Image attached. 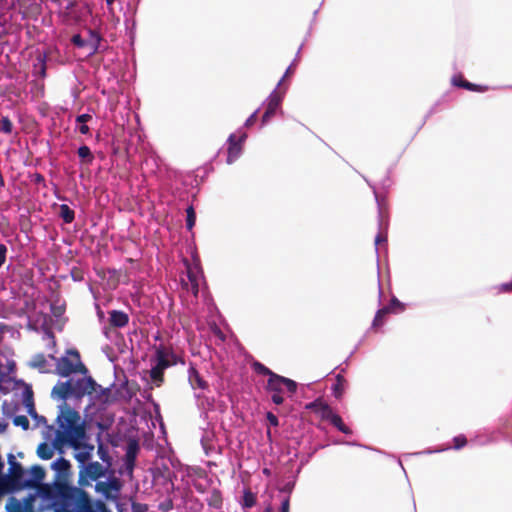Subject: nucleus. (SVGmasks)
<instances>
[{"instance_id": "obj_20", "label": "nucleus", "mask_w": 512, "mask_h": 512, "mask_svg": "<svg viewBox=\"0 0 512 512\" xmlns=\"http://www.w3.org/2000/svg\"><path fill=\"white\" fill-rule=\"evenodd\" d=\"M79 449L81 450L74 454V458L79 463L80 468L81 466H86L87 463H89L88 461L91 459L94 446L82 443V446Z\"/></svg>"}, {"instance_id": "obj_48", "label": "nucleus", "mask_w": 512, "mask_h": 512, "mask_svg": "<svg viewBox=\"0 0 512 512\" xmlns=\"http://www.w3.org/2000/svg\"><path fill=\"white\" fill-rule=\"evenodd\" d=\"M91 119H92V116L90 114H81L76 117L75 121L78 124H84V123L89 122Z\"/></svg>"}, {"instance_id": "obj_41", "label": "nucleus", "mask_w": 512, "mask_h": 512, "mask_svg": "<svg viewBox=\"0 0 512 512\" xmlns=\"http://www.w3.org/2000/svg\"><path fill=\"white\" fill-rule=\"evenodd\" d=\"M10 512H24L25 507H23V503L14 498L11 499V505L8 507Z\"/></svg>"}, {"instance_id": "obj_10", "label": "nucleus", "mask_w": 512, "mask_h": 512, "mask_svg": "<svg viewBox=\"0 0 512 512\" xmlns=\"http://www.w3.org/2000/svg\"><path fill=\"white\" fill-rule=\"evenodd\" d=\"M282 381L276 380L274 386H270L269 383L266 385V391L273 393L271 400L276 405H281L284 402V398L281 395L283 387L287 389L290 394H294L297 390V383L289 378L279 375Z\"/></svg>"}, {"instance_id": "obj_16", "label": "nucleus", "mask_w": 512, "mask_h": 512, "mask_svg": "<svg viewBox=\"0 0 512 512\" xmlns=\"http://www.w3.org/2000/svg\"><path fill=\"white\" fill-rule=\"evenodd\" d=\"M45 475L46 472L42 466H32L29 471V476L27 475V488H37V492L39 493V486L43 484L41 482L45 478Z\"/></svg>"}, {"instance_id": "obj_4", "label": "nucleus", "mask_w": 512, "mask_h": 512, "mask_svg": "<svg viewBox=\"0 0 512 512\" xmlns=\"http://www.w3.org/2000/svg\"><path fill=\"white\" fill-rule=\"evenodd\" d=\"M97 387H100V385L91 376L86 374L77 380L71 378L64 382H58L53 387L51 394L60 400H66L71 396L81 398L84 395H91L93 392H97Z\"/></svg>"}, {"instance_id": "obj_56", "label": "nucleus", "mask_w": 512, "mask_h": 512, "mask_svg": "<svg viewBox=\"0 0 512 512\" xmlns=\"http://www.w3.org/2000/svg\"><path fill=\"white\" fill-rule=\"evenodd\" d=\"M194 487L199 493H204L206 491L202 484H194Z\"/></svg>"}, {"instance_id": "obj_21", "label": "nucleus", "mask_w": 512, "mask_h": 512, "mask_svg": "<svg viewBox=\"0 0 512 512\" xmlns=\"http://www.w3.org/2000/svg\"><path fill=\"white\" fill-rule=\"evenodd\" d=\"M188 379L193 388L206 389L207 382L203 380L198 370L191 365L188 370Z\"/></svg>"}, {"instance_id": "obj_33", "label": "nucleus", "mask_w": 512, "mask_h": 512, "mask_svg": "<svg viewBox=\"0 0 512 512\" xmlns=\"http://www.w3.org/2000/svg\"><path fill=\"white\" fill-rule=\"evenodd\" d=\"M97 454L99 458L105 463L108 468L111 466V457L107 448L103 444H99L97 447Z\"/></svg>"}, {"instance_id": "obj_43", "label": "nucleus", "mask_w": 512, "mask_h": 512, "mask_svg": "<svg viewBox=\"0 0 512 512\" xmlns=\"http://www.w3.org/2000/svg\"><path fill=\"white\" fill-rule=\"evenodd\" d=\"M65 312V306L64 305H51V313L54 317H61Z\"/></svg>"}, {"instance_id": "obj_54", "label": "nucleus", "mask_w": 512, "mask_h": 512, "mask_svg": "<svg viewBox=\"0 0 512 512\" xmlns=\"http://www.w3.org/2000/svg\"><path fill=\"white\" fill-rule=\"evenodd\" d=\"M33 182L36 183V184L44 183L45 182V178H44V176L42 174L35 173L33 175Z\"/></svg>"}, {"instance_id": "obj_59", "label": "nucleus", "mask_w": 512, "mask_h": 512, "mask_svg": "<svg viewBox=\"0 0 512 512\" xmlns=\"http://www.w3.org/2000/svg\"><path fill=\"white\" fill-rule=\"evenodd\" d=\"M267 436H268V438H271V431H270V429H267Z\"/></svg>"}, {"instance_id": "obj_5", "label": "nucleus", "mask_w": 512, "mask_h": 512, "mask_svg": "<svg viewBox=\"0 0 512 512\" xmlns=\"http://www.w3.org/2000/svg\"><path fill=\"white\" fill-rule=\"evenodd\" d=\"M49 358L56 362L54 373L61 377H69L72 374H88V368L81 360L80 353L77 349L71 348L66 350L65 355L59 358L49 355Z\"/></svg>"}, {"instance_id": "obj_23", "label": "nucleus", "mask_w": 512, "mask_h": 512, "mask_svg": "<svg viewBox=\"0 0 512 512\" xmlns=\"http://www.w3.org/2000/svg\"><path fill=\"white\" fill-rule=\"evenodd\" d=\"M206 502L210 508L215 509V510H220L223 506L222 492L217 488H213L210 491V495L206 499Z\"/></svg>"}, {"instance_id": "obj_30", "label": "nucleus", "mask_w": 512, "mask_h": 512, "mask_svg": "<svg viewBox=\"0 0 512 512\" xmlns=\"http://www.w3.org/2000/svg\"><path fill=\"white\" fill-rule=\"evenodd\" d=\"M384 308L388 309V312L391 314V313L403 312L405 309V306L396 297H392L389 305L385 306Z\"/></svg>"}, {"instance_id": "obj_1", "label": "nucleus", "mask_w": 512, "mask_h": 512, "mask_svg": "<svg viewBox=\"0 0 512 512\" xmlns=\"http://www.w3.org/2000/svg\"><path fill=\"white\" fill-rule=\"evenodd\" d=\"M51 468L55 470V478L51 484H42L39 486V497L48 507L64 499L75 495L76 491H84L80 487L70 484L72 478L70 462L60 457L54 461Z\"/></svg>"}, {"instance_id": "obj_49", "label": "nucleus", "mask_w": 512, "mask_h": 512, "mask_svg": "<svg viewBox=\"0 0 512 512\" xmlns=\"http://www.w3.org/2000/svg\"><path fill=\"white\" fill-rule=\"evenodd\" d=\"M257 114L258 111H255L253 114H251L248 119L245 122V127L249 128L251 127L257 120Z\"/></svg>"}, {"instance_id": "obj_11", "label": "nucleus", "mask_w": 512, "mask_h": 512, "mask_svg": "<svg viewBox=\"0 0 512 512\" xmlns=\"http://www.w3.org/2000/svg\"><path fill=\"white\" fill-rule=\"evenodd\" d=\"M284 93L285 89L282 90L277 88L269 95L267 107L261 119L262 125L267 124L275 115L276 110L279 108L282 102Z\"/></svg>"}, {"instance_id": "obj_46", "label": "nucleus", "mask_w": 512, "mask_h": 512, "mask_svg": "<svg viewBox=\"0 0 512 512\" xmlns=\"http://www.w3.org/2000/svg\"><path fill=\"white\" fill-rule=\"evenodd\" d=\"M148 510V506L146 504L133 502L132 503V512H146Z\"/></svg>"}, {"instance_id": "obj_47", "label": "nucleus", "mask_w": 512, "mask_h": 512, "mask_svg": "<svg viewBox=\"0 0 512 512\" xmlns=\"http://www.w3.org/2000/svg\"><path fill=\"white\" fill-rule=\"evenodd\" d=\"M7 247L5 244L0 243V268L4 265L6 261Z\"/></svg>"}, {"instance_id": "obj_60", "label": "nucleus", "mask_w": 512, "mask_h": 512, "mask_svg": "<svg viewBox=\"0 0 512 512\" xmlns=\"http://www.w3.org/2000/svg\"><path fill=\"white\" fill-rule=\"evenodd\" d=\"M263 472H264L265 474H269V470H268V469H264V470H263Z\"/></svg>"}, {"instance_id": "obj_8", "label": "nucleus", "mask_w": 512, "mask_h": 512, "mask_svg": "<svg viewBox=\"0 0 512 512\" xmlns=\"http://www.w3.org/2000/svg\"><path fill=\"white\" fill-rule=\"evenodd\" d=\"M123 483L120 478L116 477L113 473L110 474L105 481H97L95 484V491L100 494L105 500L117 502Z\"/></svg>"}, {"instance_id": "obj_28", "label": "nucleus", "mask_w": 512, "mask_h": 512, "mask_svg": "<svg viewBox=\"0 0 512 512\" xmlns=\"http://www.w3.org/2000/svg\"><path fill=\"white\" fill-rule=\"evenodd\" d=\"M389 314L388 309H385L384 307L379 309L374 317L372 327L375 329L382 327Z\"/></svg>"}, {"instance_id": "obj_58", "label": "nucleus", "mask_w": 512, "mask_h": 512, "mask_svg": "<svg viewBox=\"0 0 512 512\" xmlns=\"http://www.w3.org/2000/svg\"><path fill=\"white\" fill-rule=\"evenodd\" d=\"M6 429L5 424H0V433L3 432Z\"/></svg>"}, {"instance_id": "obj_12", "label": "nucleus", "mask_w": 512, "mask_h": 512, "mask_svg": "<svg viewBox=\"0 0 512 512\" xmlns=\"http://www.w3.org/2000/svg\"><path fill=\"white\" fill-rule=\"evenodd\" d=\"M187 268V280L182 279V287L186 291H190L195 297L199 293V276L196 269L192 268L191 265L186 261Z\"/></svg>"}, {"instance_id": "obj_51", "label": "nucleus", "mask_w": 512, "mask_h": 512, "mask_svg": "<svg viewBox=\"0 0 512 512\" xmlns=\"http://www.w3.org/2000/svg\"><path fill=\"white\" fill-rule=\"evenodd\" d=\"M71 275L75 281H81L83 279L82 272L78 268L72 269Z\"/></svg>"}, {"instance_id": "obj_50", "label": "nucleus", "mask_w": 512, "mask_h": 512, "mask_svg": "<svg viewBox=\"0 0 512 512\" xmlns=\"http://www.w3.org/2000/svg\"><path fill=\"white\" fill-rule=\"evenodd\" d=\"M294 73V69L292 66H289L284 74V76L282 77V79L279 81L278 85H277V88L278 89H282L281 86H282V83L284 81L285 78L289 77L290 75H292Z\"/></svg>"}, {"instance_id": "obj_19", "label": "nucleus", "mask_w": 512, "mask_h": 512, "mask_svg": "<svg viewBox=\"0 0 512 512\" xmlns=\"http://www.w3.org/2000/svg\"><path fill=\"white\" fill-rule=\"evenodd\" d=\"M453 85L474 92H485L488 90L487 86L478 85L465 80L462 76L454 77L452 79Z\"/></svg>"}, {"instance_id": "obj_27", "label": "nucleus", "mask_w": 512, "mask_h": 512, "mask_svg": "<svg viewBox=\"0 0 512 512\" xmlns=\"http://www.w3.org/2000/svg\"><path fill=\"white\" fill-rule=\"evenodd\" d=\"M257 497L256 494L253 493L250 489L244 490L243 498H242V506L243 508H252L256 505Z\"/></svg>"}, {"instance_id": "obj_22", "label": "nucleus", "mask_w": 512, "mask_h": 512, "mask_svg": "<svg viewBox=\"0 0 512 512\" xmlns=\"http://www.w3.org/2000/svg\"><path fill=\"white\" fill-rule=\"evenodd\" d=\"M58 450L55 441L52 444L42 442L37 447V456L43 460H49L53 457L54 451Z\"/></svg>"}, {"instance_id": "obj_26", "label": "nucleus", "mask_w": 512, "mask_h": 512, "mask_svg": "<svg viewBox=\"0 0 512 512\" xmlns=\"http://www.w3.org/2000/svg\"><path fill=\"white\" fill-rule=\"evenodd\" d=\"M59 215L63 221L70 224L75 219V212L67 204H61L59 207Z\"/></svg>"}, {"instance_id": "obj_53", "label": "nucleus", "mask_w": 512, "mask_h": 512, "mask_svg": "<svg viewBox=\"0 0 512 512\" xmlns=\"http://www.w3.org/2000/svg\"><path fill=\"white\" fill-rule=\"evenodd\" d=\"M499 290L501 292H510L512 291V281L509 283H503L500 285Z\"/></svg>"}, {"instance_id": "obj_2", "label": "nucleus", "mask_w": 512, "mask_h": 512, "mask_svg": "<svg viewBox=\"0 0 512 512\" xmlns=\"http://www.w3.org/2000/svg\"><path fill=\"white\" fill-rule=\"evenodd\" d=\"M57 422L59 429L56 431L55 445L58 452L63 453L64 445L79 450L85 438V427L81 422L80 414L65 406L57 416Z\"/></svg>"}, {"instance_id": "obj_52", "label": "nucleus", "mask_w": 512, "mask_h": 512, "mask_svg": "<svg viewBox=\"0 0 512 512\" xmlns=\"http://www.w3.org/2000/svg\"><path fill=\"white\" fill-rule=\"evenodd\" d=\"M96 509L99 512H111L103 501L96 502Z\"/></svg>"}, {"instance_id": "obj_17", "label": "nucleus", "mask_w": 512, "mask_h": 512, "mask_svg": "<svg viewBox=\"0 0 512 512\" xmlns=\"http://www.w3.org/2000/svg\"><path fill=\"white\" fill-rule=\"evenodd\" d=\"M109 314V324L113 328H123L129 323V316L127 313L120 310H111Z\"/></svg>"}, {"instance_id": "obj_34", "label": "nucleus", "mask_w": 512, "mask_h": 512, "mask_svg": "<svg viewBox=\"0 0 512 512\" xmlns=\"http://www.w3.org/2000/svg\"><path fill=\"white\" fill-rule=\"evenodd\" d=\"M186 214H187L186 227L188 230H192V228L194 227L195 222H196V213H195L194 208L192 206H189L186 209Z\"/></svg>"}, {"instance_id": "obj_45", "label": "nucleus", "mask_w": 512, "mask_h": 512, "mask_svg": "<svg viewBox=\"0 0 512 512\" xmlns=\"http://www.w3.org/2000/svg\"><path fill=\"white\" fill-rule=\"evenodd\" d=\"M266 419L271 426L277 427L279 425V420L275 414L272 412L266 413Z\"/></svg>"}, {"instance_id": "obj_9", "label": "nucleus", "mask_w": 512, "mask_h": 512, "mask_svg": "<svg viewBox=\"0 0 512 512\" xmlns=\"http://www.w3.org/2000/svg\"><path fill=\"white\" fill-rule=\"evenodd\" d=\"M107 471L108 467L97 461L89 462L86 466H81L78 479L80 488L90 486L92 481H98L101 477L106 475Z\"/></svg>"}, {"instance_id": "obj_38", "label": "nucleus", "mask_w": 512, "mask_h": 512, "mask_svg": "<svg viewBox=\"0 0 512 512\" xmlns=\"http://www.w3.org/2000/svg\"><path fill=\"white\" fill-rule=\"evenodd\" d=\"M36 501V497L34 495H29L27 498L24 499L23 507H25L24 512H35V506L34 503Z\"/></svg>"}, {"instance_id": "obj_18", "label": "nucleus", "mask_w": 512, "mask_h": 512, "mask_svg": "<svg viewBox=\"0 0 512 512\" xmlns=\"http://www.w3.org/2000/svg\"><path fill=\"white\" fill-rule=\"evenodd\" d=\"M252 368L253 370L257 373V374H260V375H264V376H268V381L267 383H269V385L272 387L274 386V382L276 380H279V381H282L280 378H279V375L276 374L275 372H273L272 370H270L268 367H266L264 364H262L261 362H258V361H255L253 362L252 364Z\"/></svg>"}, {"instance_id": "obj_44", "label": "nucleus", "mask_w": 512, "mask_h": 512, "mask_svg": "<svg viewBox=\"0 0 512 512\" xmlns=\"http://www.w3.org/2000/svg\"><path fill=\"white\" fill-rule=\"evenodd\" d=\"M71 42L75 46L80 47V48L84 47L85 44H86L80 34L73 35L72 38H71Z\"/></svg>"}, {"instance_id": "obj_37", "label": "nucleus", "mask_w": 512, "mask_h": 512, "mask_svg": "<svg viewBox=\"0 0 512 512\" xmlns=\"http://www.w3.org/2000/svg\"><path fill=\"white\" fill-rule=\"evenodd\" d=\"M26 407H27V412L28 414L32 417V418H35V419H38V414L36 412V409H35V406H34V403L31 399H27L26 400ZM39 420L43 421V422H46L45 418L43 416L39 417Z\"/></svg>"}, {"instance_id": "obj_36", "label": "nucleus", "mask_w": 512, "mask_h": 512, "mask_svg": "<svg viewBox=\"0 0 512 512\" xmlns=\"http://www.w3.org/2000/svg\"><path fill=\"white\" fill-rule=\"evenodd\" d=\"M264 512H273L271 505H268ZM280 512H290V497L286 496L281 501Z\"/></svg>"}, {"instance_id": "obj_29", "label": "nucleus", "mask_w": 512, "mask_h": 512, "mask_svg": "<svg viewBox=\"0 0 512 512\" xmlns=\"http://www.w3.org/2000/svg\"><path fill=\"white\" fill-rule=\"evenodd\" d=\"M77 154L86 164H91L94 160V156L87 145L80 146Z\"/></svg>"}, {"instance_id": "obj_24", "label": "nucleus", "mask_w": 512, "mask_h": 512, "mask_svg": "<svg viewBox=\"0 0 512 512\" xmlns=\"http://www.w3.org/2000/svg\"><path fill=\"white\" fill-rule=\"evenodd\" d=\"M48 362L44 354L39 353L33 356V358L30 361V367L38 369L41 373H49L51 372L50 369H48Z\"/></svg>"}, {"instance_id": "obj_55", "label": "nucleus", "mask_w": 512, "mask_h": 512, "mask_svg": "<svg viewBox=\"0 0 512 512\" xmlns=\"http://www.w3.org/2000/svg\"><path fill=\"white\" fill-rule=\"evenodd\" d=\"M78 130L83 135H87V134L90 133V128H89V126L86 123L80 124Z\"/></svg>"}, {"instance_id": "obj_40", "label": "nucleus", "mask_w": 512, "mask_h": 512, "mask_svg": "<svg viewBox=\"0 0 512 512\" xmlns=\"http://www.w3.org/2000/svg\"><path fill=\"white\" fill-rule=\"evenodd\" d=\"M453 444H454V448L457 449V450L465 447L466 444H467L466 436L458 435V436L454 437L453 438Z\"/></svg>"}, {"instance_id": "obj_39", "label": "nucleus", "mask_w": 512, "mask_h": 512, "mask_svg": "<svg viewBox=\"0 0 512 512\" xmlns=\"http://www.w3.org/2000/svg\"><path fill=\"white\" fill-rule=\"evenodd\" d=\"M13 424L15 426L22 427L24 430H27L29 428V420L24 415L15 416L13 419Z\"/></svg>"}, {"instance_id": "obj_14", "label": "nucleus", "mask_w": 512, "mask_h": 512, "mask_svg": "<svg viewBox=\"0 0 512 512\" xmlns=\"http://www.w3.org/2000/svg\"><path fill=\"white\" fill-rule=\"evenodd\" d=\"M139 451V444L136 440L129 441L126 453H125V468L127 470V473L130 477L133 475V470L136 463L137 454Z\"/></svg>"}, {"instance_id": "obj_6", "label": "nucleus", "mask_w": 512, "mask_h": 512, "mask_svg": "<svg viewBox=\"0 0 512 512\" xmlns=\"http://www.w3.org/2000/svg\"><path fill=\"white\" fill-rule=\"evenodd\" d=\"M72 497L55 503L50 508L54 512H96L86 491H76Z\"/></svg>"}, {"instance_id": "obj_57", "label": "nucleus", "mask_w": 512, "mask_h": 512, "mask_svg": "<svg viewBox=\"0 0 512 512\" xmlns=\"http://www.w3.org/2000/svg\"><path fill=\"white\" fill-rule=\"evenodd\" d=\"M380 241H382V238H381V236H380V235H378V236L376 237V239H375V242H376V244H378V243H380Z\"/></svg>"}, {"instance_id": "obj_3", "label": "nucleus", "mask_w": 512, "mask_h": 512, "mask_svg": "<svg viewBox=\"0 0 512 512\" xmlns=\"http://www.w3.org/2000/svg\"><path fill=\"white\" fill-rule=\"evenodd\" d=\"M155 351L151 362L153 366L149 372L152 383L156 387H160L164 383V371L176 364L184 363L183 359L175 354L171 345H154Z\"/></svg>"}, {"instance_id": "obj_42", "label": "nucleus", "mask_w": 512, "mask_h": 512, "mask_svg": "<svg viewBox=\"0 0 512 512\" xmlns=\"http://www.w3.org/2000/svg\"><path fill=\"white\" fill-rule=\"evenodd\" d=\"M91 41H93V50L96 51L101 41V36L98 32L94 30H89Z\"/></svg>"}, {"instance_id": "obj_32", "label": "nucleus", "mask_w": 512, "mask_h": 512, "mask_svg": "<svg viewBox=\"0 0 512 512\" xmlns=\"http://www.w3.org/2000/svg\"><path fill=\"white\" fill-rule=\"evenodd\" d=\"M324 407H330V406L320 399H317L307 405L308 409H311L314 412L318 413L322 419H323V415H324Z\"/></svg>"}, {"instance_id": "obj_15", "label": "nucleus", "mask_w": 512, "mask_h": 512, "mask_svg": "<svg viewBox=\"0 0 512 512\" xmlns=\"http://www.w3.org/2000/svg\"><path fill=\"white\" fill-rule=\"evenodd\" d=\"M323 420L329 421L340 432L346 435L352 433L351 429L344 424L342 418L338 414L334 413L331 407H324Z\"/></svg>"}, {"instance_id": "obj_13", "label": "nucleus", "mask_w": 512, "mask_h": 512, "mask_svg": "<svg viewBox=\"0 0 512 512\" xmlns=\"http://www.w3.org/2000/svg\"><path fill=\"white\" fill-rule=\"evenodd\" d=\"M246 134H242L238 139L235 134H231L228 138V156L227 163H233L242 152L241 143L245 140Z\"/></svg>"}, {"instance_id": "obj_35", "label": "nucleus", "mask_w": 512, "mask_h": 512, "mask_svg": "<svg viewBox=\"0 0 512 512\" xmlns=\"http://www.w3.org/2000/svg\"><path fill=\"white\" fill-rule=\"evenodd\" d=\"M13 131V124L8 117H3L0 122V132L11 134Z\"/></svg>"}, {"instance_id": "obj_31", "label": "nucleus", "mask_w": 512, "mask_h": 512, "mask_svg": "<svg viewBox=\"0 0 512 512\" xmlns=\"http://www.w3.org/2000/svg\"><path fill=\"white\" fill-rule=\"evenodd\" d=\"M97 394V399L103 403H110L112 402V399H111V388L110 387H107V388H102L101 386L100 387H97V392H95Z\"/></svg>"}, {"instance_id": "obj_7", "label": "nucleus", "mask_w": 512, "mask_h": 512, "mask_svg": "<svg viewBox=\"0 0 512 512\" xmlns=\"http://www.w3.org/2000/svg\"><path fill=\"white\" fill-rule=\"evenodd\" d=\"M4 482L11 491L27 488V474L13 455H9V474Z\"/></svg>"}, {"instance_id": "obj_25", "label": "nucleus", "mask_w": 512, "mask_h": 512, "mask_svg": "<svg viewBox=\"0 0 512 512\" xmlns=\"http://www.w3.org/2000/svg\"><path fill=\"white\" fill-rule=\"evenodd\" d=\"M347 385H348V383H347L346 379L341 374H337L336 382L332 386V392H333L334 397L337 399H341L345 393Z\"/></svg>"}]
</instances>
